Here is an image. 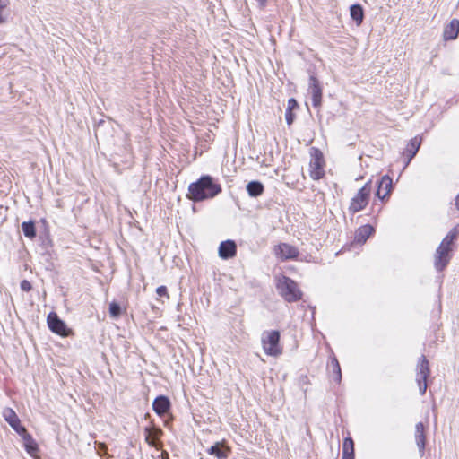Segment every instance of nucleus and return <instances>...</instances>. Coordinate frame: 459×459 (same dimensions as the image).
<instances>
[{"mask_svg":"<svg viewBox=\"0 0 459 459\" xmlns=\"http://www.w3.org/2000/svg\"><path fill=\"white\" fill-rule=\"evenodd\" d=\"M459 236V225L453 228L443 238L434 254V267L442 272L452 258L454 242Z\"/></svg>","mask_w":459,"mask_h":459,"instance_id":"nucleus-1","label":"nucleus"},{"mask_svg":"<svg viewBox=\"0 0 459 459\" xmlns=\"http://www.w3.org/2000/svg\"><path fill=\"white\" fill-rule=\"evenodd\" d=\"M221 192V186L214 182L211 176H203L201 178L190 184L188 197L195 202L212 198Z\"/></svg>","mask_w":459,"mask_h":459,"instance_id":"nucleus-2","label":"nucleus"},{"mask_svg":"<svg viewBox=\"0 0 459 459\" xmlns=\"http://www.w3.org/2000/svg\"><path fill=\"white\" fill-rule=\"evenodd\" d=\"M280 337V332L276 330L264 331L262 333L261 342L265 354L272 357H278L282 353Z\"/></svg>","mask_w":459,"mask_h":459,"instance_id":"nucleus-3","label":"nucleus"},{"mask_svg":"<svg viewBox=\"0 0 459 459\" xmlns=\"http://www.w3.org/2000/svg\"><path fill=\"white\" fill-rule=\"evenodd\" d=\"M277 289L280 294L288 302H295L301 299L302 293L298 284L288 277L282 276L279 278Z\"/></svg>","mask_w":459,"mask_h":459,"instance_id":"nucleus-4","label":"nucleus"},{"mask_svg":"<svg viewBox=\"0 0 459 459\" xmlns=\"http://www.w3.org/2000/svg\"><path fill=\"white\" fill-rule=\"evenodd\" d=\"M371 194L370 181L367 182L353 196L349 205V212L352 214L363 210L368 204Z\"/></svg>","mask_w":459,"mask_h":459,"instance_id":"nucleus-5","label":"nucleus"},{"mask_svg":"<svg viewBox=\"0 0 459 459\" xmlns=\"http://www.w3.org/2000/svg\"><path fill=\"white\" fill-rule=\"evenodd\" d=\"M325 160L322 152L318 149H312L309 162V174L314 180L322 178L325 175Z\"/></svg>","mask_w":459,"mask_h":459,"instance_id":"nucleus-6","label":"nucleus"},{"mask_svg":"<svg viewBox=\"0 0 459 459\" xmlns=\"http://www.w3.org/2000/svg\"><path fill=\"white\" fill-rule=\"evenodd\" d=\"M429 376V361L425 356H421L419 359L416 373V381L419 385L420 394H424L427 390V378Z\"/></svg>","mask_w":459,"mask_h":459,"instance_id":"nucleus-7","label":"nucleus"},{"mask_svg":"<svg viewBox=\"0 0 459 459\" xmlns=\"http://www.w3.org/2000/svg\"><path fill=\"white\" fill-rule=\"evenodd\" d=\"M48 325L49 329L61 336H68L70 333V330L67 328L65 323L62 321L58 316L52 312L48 316Z\"/></svg>","mask_w":459,"mask_h":459,"instance_id":"nucleus-8","label":"nucleus"},{"mask_svg":"<svg viewBox=\"0 0 459 459\" xmlns=\"http://www.w3.org/2000/svg\"><path fill=\"white\" fill-rule=\"evenodd\" d=\"M275 255L281 260H288L296 258L299 255L298 249L286 243L278 245L275 249Z\"/></svg>","mask_w":459,"mask_h":459,"instance_id":"nucleus-9","label":"nucleus"},{"mask_svg":"<svg viewBox=\"0 0 459 459\" xmlns=\"http://www.w3.org/2000/svg\"><path fill=\"white\" fill-rule=\"evenodd\" d=\"M308 91L312 95L313 106L316 108L320 107L322 102V89L318 80L314 75H311L309 78Z\"/></svg>","mask_w":459,"mask_h":459,"instance_id":"nucleus-10","label":"nucleus"},{"mask_svg":"<svg viewBox=\"0 0 459 459\" xmlns=\"http://www.w3.org/2000/svg\"><path fill=\"white\" fill-rule=\"evenodd\" d=\"M236 244L231 240L223 241L219 247V255L223 259H229L236 255Z\"/></svg>","mask_w":459,"mask_h":459,"instance_id":"nucleus-11","label":"nucleus"},{"mask_svg":"<svg viewBox=\"0 0 459 459\" xmlns=\"http://www.w3.org/2000/svg\"><path fill=\"white\" fill-rule=\"evenodd\" d=\"M422 138L420 136H415L412 138L410 143H408L405 151L404 155L407 157L408 160L406 162V165L409 164V162L412 160V158L416 155L418 152L420 146L421 144Z\"/></svg>","mask_w":459,"mask_h":459,"instance_id":"nucleus-12","label":"nucleus"},{"mask_svg":"<svg viewBox=\"0 0 459 459\" xmlns=\"http://www.w3.org/2000/svg\"><path fill=\"white\" fill-rule=\"evenodd\" d=\"M169 400L163 395L157 397L152 403L154 411L160 416L165 414L169 410Z\"/></svg>","mask_w":459,"mask_h":459,"instance_id":"nucleus-13","label":"nucleus"},{"mask_svg":"<svg viewBox=\"0 0 459 459\" xmlns=\"http://www.w3.org/2000/svg\"><path fill=\"white\" fill-rule=\"evenodd\" d=\"M459 33V21L453 19L444 30V39L446 40L455 39Z\"/></svg>","mask_w":459,"mask_h":459,"instance_id":"nucleus-14","label":"nucleus"},{"mask_svg":"<svg viewBox=\"0 0 459 459\" xmlns=\"http://www.w3.org/2000/svg\"><path fill=\"white\" fill-rule=\"evenodd\" d=\"M392 188V179L388 176H385L382 178L377 191V196L378 198H385L386 195L390 194Z\"/></svg>","mask_w":459,"mask_h":459,"instance_id":"nucleus-15","label":"nucleus"},{"mask_svg":"<svg viewBox=\"0 0 459 459\" xmlns=\"http://www.w3.org/2000/svg\"><path fill=\"white\" fill-rule=\"evenodd\" d=\"M415 440L419 447L420 453L422 455L425 448L426 437L424 434V425L421 422L416 424L415 427Z\"/></svg>","mask_w":459,"mask_h":459,"instance_id":"nucleus-16","label":"nucleus"},{"mask_svg":"<svg viewBox=\"0 0 459 459\" xmlns=\"http://www.w3.org/2000/svg\"><path fill=\"white\" fill-rule=\"evenodd\" d=\"M374 232V228L370 225H364L359 228L355 233V241L360 244L366 242V240L372 235Z\"/></svg>","mask_w":459,"mask_h":459,"instance_id":"nucleus-17","label":"nucleus"},{"mask_svg":"<svg viewBox=\"0 0 459 459\" xmlns=\"http://www.w3.org/2000/svg\"><path fill=\"white\" fill-rule=\"evenodd\" d=\"M342 459H354V442L351 437L343 440Z\"/></svg>","mask_w":459,"mask_h":459,"instance_id":"nucleus-18","label":"nucleus"},{"mask_svg":"<svg viewBox=\"0 0 459 459\" xmlns=\"http://www.w3.org/2000/svg\"><path fill=\"white\" fill-rule=\"evenodd\" d=\"M351 17L357 25H360L363 22L364 12L360 4H353L350 8Z\"/></svg>","mask_w":459,"mask_h":459,"instance_id":"nucleus-19","label":"nucleus"},{"mask_svg":"<svg viewBox=\"0 0 459 459\" xmlns=\"http://www.w3.org/2000/svg\"><path fill=\"white\" fill-rule=\"evenodd\" d=\"M247 191L250 196L256 197L263 194L264 186L258 181H252L247 184Z\"/></svg>","mask_w":459,"mask_h":459,"instance_id":"nucleus-20","label":"nucleus"},{"mask_svg":"<svg viewBox=\"0 0 459 459\" xmlns=\"http://www.w3.org/2000/svg\"><path fill=\"white\" fill-rule=\"evenodd\" d=\"M229 449L221 446L220 443L212 446L208 449L210 455H215L218 459H225L228 456Z\"/></svg>","mask_w":459,"mask_h":459,"instance_id":"nucleus-21","label":"nucleus"},{"mask_svg":"<svg viewBox=\"0 0 459 459\" xmlns=\"http://www.w3.org/2000/svg\"><path fill=\"white\" fill-rule=\"evenodd\" d=\"M24 447L28 454L34 456L38 451V445L30 435L25 436L23 438Z\"/></svg>","mask_w":459,"mask_h":459,"instance_id":"nucleus-22","label":"nucleus"},{"mask_svg":"<svg viewBox=\"0 0 459 459\" xmlns=\"http://www.w3.org/2000/svg\"><path fill=\"white\" fill-rule=\"evenodd\" d=\"M4 417L13 429L20 424L19 418L12 409H5L4 411Z\"/></svg>","mask_w":459,"mask_h":459,"instance_id":"nucleus-23","label":"nucleus"},{"mask_svg":"<svg viewBox=\"0 0 459 459\" xmlns=\"http://www.w3.org/2000/svg\"><path fill=\"white\" fill-rule=\"evenodd\" d=\"M9 0H0V25L7 22L10 14Z\"/></svg>","mask_w":459,"mask_h":459,"instance_id":"nucleus-24","label":"nucleus"},{"mask_svg":"<svg viewBox=\"0 0 459 459\" xmlns=\"http://www.w3.org/2000/svg\"><path fill=\"white\" fill-rule=\"evenodd\" d=\"M22 229L25 237L33 238L36 236L35 225L32 221L22 222Z\"/></svg>","mask_w":459,"mask_h":459,"instance_id":"nucleus-25","label":"nucleus"},{"mask_svg":"<svg viewBox=\"0 0 459 459\" xmlns=\"http://www.w3.org/2000/svg\"><path fill=\"white\" fill-rule=\"evenodd\" d=\"M331 367L333 368V380L336 382H340L341 378H342V374H341V368H340L339 362L336 359H333L332 360Z\"/></svg>","mask_w":459,"mask_h":459,"instance_id":"nucleus-26","label":"nucleus"},{"mask_svg":"<svg viewBox=\"0 0 459 459\" xmlns=\"http://www.w3.org/2000/svg\"><path fill=\"white\" fill-rule=\"evenodd\" d=\"M146 431L148 432V435L146 436V441L151 446H155V439L158 438L159 436L161 434V430L160 429L150 430V429H146Z\"/></svg>","mask_w":459,"mask_h":459,"instance_id":"nucleus-27","label":"nucleus"},{"mask_svg":"<svg viewBox=\"0 0 459 459\" xmlns=\"http://www.w3.org/2000/svg\"><path fill=\"white\" fill-rule=\"evenodd\" d=\"M121 314V307L120 306L116 303V302H112L110 305H109V315L112 318H117Z\"/></svg>","mask_w":459,"mask_h":459,"instance_id":"nucleus-28","label":"nucleus"},{"mask_svg":"<svg viewBox=\"0 0 459 459\" xmlns=\"http://www.w3.org/2000/svg\"><path fill=\"white\" fill-rule=\"evenodd\" d=\"M156 293L159 297H167L169 298V294L167 291V288L165 286H160L156 290Z\"/></svg>","mask_w":459,"mask_h":459,"instance_id":"nucleus-29","label":"nucleus"},{"mask_svg":"<svg viewBox=\"0 0 459 459\" xmlns=\"http://www.w3.org/2000/svg\"><path fill=\"white\" fill-rule=\"evenodd\" d=\"M13 429L22 437V439L25 437V436H28L27 430L24 427H22L20 424L18 427L13 428Z\"/></svg>","mask_w":459,"mask_h":459,"instance_id":"nucleus-30","label":"nucleus"},{"mask_svg":"<svg viewBox=\"0 0 459 459\" xmlns=\"http://www.w3.org/2000/svg\"><path fill=\"white\" fill-rule=\"evenodd\" d=\"M95 445H96V448L98 450V454L101 456L102 454L101 453H104L106 454V451H107V446L104 443H100V442H95Z\"/></svg>","mask_w":459,"mask_h":459,"instance_id":"nucleus-31","label":"nucleus"},{"mask_svg":"<svg viewBox=\"0 0 459 459\" xmlns=\"http://www.w3.org/2000/svg\"><path fill=\"white\" fill-rule=\"evenodd\" d=\"M285 118L288 125H291L293 123L295 116L292 113V110H286Z\"/></svg>","mask_w":459,"mask_h":459,"instance_id":"nucleus-32","label":"nucleus"},{"mask_svg":"<svg viewBox=\"0 0 459 459\" xmlns=\"http://www.w3.org/2000/svg\"><path fill=\"white\" fill-rule=\"evenodd\" d=\"M21 289L23 290V291H30L31 290V284L29 281L27 280H23L22 282H21Z\"/></svg>","mask_w":459,"mask_h":459,"instance_id":"nucleus-33","label":"nucleus"},{"mask_svg":"<svg viewBox=\"0 0 459 459\" xmlns=\"http://www.w3.org/2000/svg\"><path fill=\"white\" fill-rule=\"evenodd\" d=\"M297 106H298L297 101H296L294 99H290V100H288V108H287V109H288V110H292V109H293V108H295Z\"/></svg>","mask_w":459,"mask_h":459,"instance_id":"nucleus-34","label":"nucleus"},{"mask_svg":"<svg viewBox=\"0 0 459 459\" xmlns=\"http://www.w3.org/2000/svg\"><path fill=\"white\" fill-rule=\"evenodd\" d=\"M258 4V6L261 8V9H264L265 6H266V4H267V0H255Z\"/></svg>","mask_w":459,"mask_h":459,"instance_id":"nucleus-35","label":"nucleus"},{"mask_svg":"<svg viewBox=\"0 0 459 459\" xmlns=\"http://www.w3.org/2000/svg\"><path fill=\"white\" fill-rule=\"evenodd\" d=\"M455 207L459 210V192H458V195L455 197Z\"/></svg>","mask_w":459,"mask_h":459,"instance_id":"nucleus-36","label":"nucleus"}]
</instances>
